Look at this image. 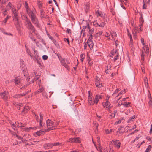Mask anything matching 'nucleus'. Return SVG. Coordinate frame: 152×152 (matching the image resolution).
<instances>
[{
	"label": "nucleus",
	"mask_w": 152,
	"mask_h": 152,
	"mask_svg": "<svg viewBox=\"0 0 152 152\" xmlns=\"http://www.w3.org/2000/svg\"><path fill=\"white\" fill-rule=\"evenodd\" d=\"M26 22L27 23L26 24V27L30 31L31 34L33 33H35V29L34 27L32 25L30 20L28 19L26 17Z\"/></svg>",
	"instance_id": "f257e3e1"
},
{
	"label": "nucleus",
	"mask_w": 152,
	"mask_h": 152,
	"mask_svg": "<svg viewBox=\"0 0 152 152\" xmlns=\"http://www.w3.org/2000/svg\"><path fill=\"white\" fill-rule=\"evenodd\" d=\"M46 124L47 129H46L47 131H49L50 130H53L55 129V126L54 124V122L50 119H48L46 121Z\"/></svg>",
	"instance_id": "f03ea898"
},
{
	"label": "nucleus",
	"mask_w": 152,
	"mask_h": 152,
	"mask_svg": "<svg viewBox=\"0 0 152 152\" xmlns=\"http://www.w3.org/2000/svg\"><path fill=\"white\" fill-rule=\"evenodd\" d=\"M8 92L5 91L2 93H0V96L4 101H7L8 100Z\"/></svg>",
	"instance_id": "7ed1b4c3"
},
{
	"label": "nucleus",
	"mask_w": 152,
	"mask_h": 152,
	"mask_svg": "<svg viewBox=\"0 0 152 152\" xmlns=\"http://www.w3.org/2000/svg\"><path fill=\"white\" fill-rule=\"evenodd\" d=\"M88 92V104L90 105H93L94 104V99L92 93L90 91H89Z\"/></svg>",
	"instance_id": "20e7f679"
},
{
	"label": "nucleus",
	"mask_w": 152,
	"mask_h": 152,
	"mask_svg": "<svg viewBox=\"0 0 152 152\" xmlns=\"http://www.w3.org/2000/svg\"><path fill=\"white\" fill-rule=\"evenodd\" d=\"M26 12L30 18L36 16V10L34 8H33L32 10L31 9L29 10H28Z\"/></svg>",
	"instance_id": "39448f33"
},
{
	"label": "nucleus",
	"mask_w": 152,
	"mask_h": 152,
	"mask_svg": "<svg viewBox=\"0 0 152 152\" xmlns=\"http://www.w3.org/2000/svg\"><path fill=\"white\" fill-rule=\"evenodd\" d=\"M119 140H113L112 141V143L114 146L118 149H119L121 147V143Z\"/></svg>",
	"instance_id": "423d86ee"
},
{
	"label": "nucleus",
	"mask_w": 152,
	"mask_h": 152,
	"mask_svg": "<svg viewBox=\"0 0 152 152\" xmlns=\"http://www.w3.org/2000/svg\"><path fill=\"white\" fill-rule=\"evenodd\" d=\"M68 142L71 143H80L81 141L79 137H75L70 138L68 141Z\"/></svg>",
	"instance_id": "0eeeda50"
},
{
	"label": "nucleus",
	"mask_w": 152,
	"mask_h": 152,
	"mask_svg": "<svg viewBox=\"0 0 152 152\" xmlns=\"http://www.w3.org/2000/svg\"><path fill=\"white\" fill-rule=\"evenodd\" d=\"M124 127L123 126H121L118 128V130L116 134L118 136L122 135L125 132L124 130H123Z\"/></svg>",
	"instance_id": "6e6552de"
},
{
	"label": "nucleus",
	"mask_w": 152,
	"mask_h": 152,
	"mask_svg": "<svg viewBox=\"0 0 152 152\" xmlns=\"http://www.w3.org/2000/svg\"><path fill=\"white\" fill-rule=\"evenodd\" d=\"M32 22L37 27L39 26V24L36 16L30 18Z\"/></svg>",
	"instance_id": "1a4fd4ad"
},
{
	"label": "nucleus",
	"mask_w": 152,
	"mask_h": 152,
	"mask_svg": "<svg viewBox=\"0 0 152 152\" xmlns=\"http://www.w3.org/2000/svg\"><path fill=\"white\" fill-rule=\"evenodd\" d=\"M60 57H61V59H60V61L61 64L65 68L67 69H68L69 68V66L67 64H66L65 60L63 59L61 56H60Z\"/></svg>",
	"instance_id": "9d476101"
},
{
	"label": "nucleus",
	"mask_w": 152,
	"mask_h": 152,
	"mask_svg": "<svg viewBox=\"0 0 152 152\" xmlns=\"http://www.w3.org/2000/svg\"><path fill=\"white\" fill-rule=\"evenodd\" d=\"M13 20L14 21V24L16 27L17 29H19L20 27V25L19 24L18 18H13Z\"/></svg>",
	"instance_id": "9b49d317"
},
{
	"label": "nucleus",
	"mask_w": 152,
	"mask_h": 152,
	"mask_svg": "<svg viewBox=\"0 0 152 152\" xmlns=\"http://www.w3.org/2000/svg\"><path fill=\"white\" fill-rule=\"evenodd\" d=\"M102 97V95H97L95 97V98L94 99V103L96 104H97L99 100L100 99H101Z\"/></svg>",
	"instance_id": "f8f14e48"
},
{
	"label": "nucleus",
	"mask_w": 152,
	"mask_h": 152,
	"mask_svg": "<svg viewBox=\"0 0 152 152\" xmlns=\"http://www.w3.org/2000/svg\"><path fill=\"white\" fill-rule=\"evenodd\" d=\"M48 16L46 15L45 12L43 10H40V17L42 19H46L48 17Z\"/></svg>",
	"instance_id": "ddd939ff"
},
{
	"label": "nucleus",
	"mask_w": 152,
	"mask_h": 152,
	"mask_svg": "<svg viewBox=\"0 0 152 152\" xmlns=\"http://www.w3.org/2000/svg\"><path fill=\"white\" fill-rule=\"evenodd\" d=\"M14 80L15 85L16 86L18 85L19 84H21V83H20V82L21 81V79L20 77L18 76L16 77L14 79Z\"/></svg>",
	"instance_id": "4468645a"
},
{
	"label": "nucleus",
	"mask_w": 152,
	"mask_h": 152,
	"mask_svg": "<svg viewBox=\"0 0 152 152\" xmlns=\"http://www.w3.org/2000/svg\"><path fill=\"white\" fill-rule=\"evenodd\" d=\"M47 132V131L46 130V129H41L39 131H37L36 132V134L39 136L42 135Z\"/></svg>",
	"instance_id": "2eb2a0df"
},
{
	"label": "nucleus",
	"mask_w": 152,
	"mask_h": 152,
	"mask_svg": "<svg viewBox=\"0 0 152 152\" xmlns=\"http://www.w3.org/2000/svg\"><path fill=\"white\" fill-rule=\"evenodd\" d=\"M53 145V143H46L44 145L43 147L45 149H48L52 148Z\"/></svg>",
	"instance_id": "dca6fc26"
},
{
	"label": "nucleus",
	"mask_w": 152,
	"mask_h": 152,
	"mask_svg": "<svg viewBox=\"0 0 152 152\" xmlns=\"http://www.w3.org/2000/svg\"><path fill=\"white\" fill-rule=\"evenodd\" d=\"M87 26H86V28L87 27V28L89 29V31L88 32V34H92L94 33V28H91V27L89 25V24L88 23H87Z\"/></svg>",
	"instance_id": "f3484780"
},
{
	"label": "nucleus",
	"mask_w": 152,
	"mask_h": 152,
	"mask_svg": "<svg viewBox=\"0 0 152 152\" xmlns=\"http://www.w3.org/2000/svg\"><path fill=\"white\" fill-rule=\"evenodd\" d=\"M115 54H116L115 56L114 57V61L115 62L119 58V55L118 53V50L117 49H115Z\"/></svg>",
	"instance_id": "a211bd4d"
},
{
	"label": "nucleus",
	"mask_w": 152,
	"mask_h": 152,
	"mask_svg": "<svg viewBox=\"0 0 152 152\" xmlns=\"http://www.w3.org/2000/svg\"><path fill=\"white\" fill-rule=\"evenodd\" d=\"M95 85L98 88H101L103 87L102 84L100 83L99 80H96L95 81Z\"/></svg>",
	"instance_id": "6ab92c4d"
},
{
	"label": "nucleus",
	"mask_w": 152,
	"mask_h": 152,
	"mask_svg": "<svg viewBox=\"0 0 152 152\" xmlns=\"http://www.w3.org/2000/svg\"><path fill=\"white\" fill-rule=\"evenodd\" d=\"M39 126L41 128L45 129L46 128L45 124L42 122V121H39Z\"/></svg>",
	"instance_id": "aec40b11"
},
{
	"label": "nucleus",
	"mask_w": 152,
	"mask_h": 152,
	"mask_svg": "<svg viewBox=\"0 0 152 152\" xmlns=\"http://www.w3.org/2000/svg\"><path fill=\"white\" fill-rule=\"evenodd\" d=\"M117 112V111L116 110L114 111L113 113H112L111 114L109 115V118L112 119L115 117V114Z\"/></svg>",
	"instance_id": "412c9836"
},
{
	"label": "nucleus",
	"mask_w": 152,
	"mask_h": 152,
	"mask_svg": "<svg viewBox=\"0 0 152 152\" xmlns=\"http://www.w3.org/2000/svg\"><path fill=\"white\" fill-rule=\"evenodd\" d=\"M135 118V116L134 115L132 117L130 118L127 121V123H131L134 121L133 119Z\"/></svg>",
	"instance_id": "4be33fe9"
},
{
	"label": "nucleus",
	"mask_w": 152,
	"mask_h": 152,
	"mask_svg": "<svg viewBox=\"0 0 152 152\" xmlns=\"http://www.w3.org/2000/svg\"><path fill=\"white\" fill-rule=\"evenodd\" d=\"M55 45L58 48H60V47L59 44L56 42V40H53V42Z\"/></svg>",
	"instance_id": "5701e85b"
},
{
	"label": "nucleus",
	"mask_w": 152,
	"mask_h": 152,
	"mask_svg": "<svg viewBox=\"0 0 152 152\" xmlns=\"http://www.w3.org/2000/svg\"><path fill=\"white\" fill-rule=\"evenodd\" d=\"M28 109H29V107H25L22 112L23 113L25 112L26 113L28 112Z\"/></svg>",
	"instance_id": "b1692460"
},
{
	"label": "nucleus",
	"mask_w": 152,
	"mask_h": 152,
	"mask_svg": "<svg viewBox=\"0 0 152 152\" xmlns=\"http://www.w3.org/2000/svg\"><path fill=\"white\" fill-rule=\"evenodd\" d=\"M7 10H9L12 7V4L10 2H9L6 6Z\"/></svg>",
	"instance_id": "393cba45"
},
{
	"label": "nucleus",
	"mask_w": 152,
	"mask_h": 152,
	"mask_svg": "<svg viewBox=\"0 0 152 152\" xmlns=\"http://www.w3.org/2000/svg\"><path fill=\"white\" fill-rule=\"evenodd\" d=\"M110 102L107 101H106V102L104 103V104L105 105V106H106V108H108L109 109L110 108Z\"/></svg>",
	"instance_id": "a878e982"
},
{
	"label": "nucleus",
	"mask_w": 152,
	"mask_h": 152,
	"mask_svg": "<svg viewBox=\"0 0 152 152\" xmlns=\"http://www.w3.org/2000/svg\"><path fill=\"white\" fill-rule=\"evenodd\" d=\"M25 7L26 9V11H28V10H29L31 9L30 8H29L28 4L27 3V2L25 1Z\"/></svg>",
	"instance_id": "bb28decb"
},
{
	"label": "nucleus",
	"mask_w": 152,
	"mask_h": 152,
	"mask_svg": "<svg viewBox=\"0 0 152 152\" xmlns=\"http://www.w3.org/2000/svg\"><path fill=\"white\" fill-rule=\"evenodd\" d=\"M145 3H146L145 1V0H143V7H142V9H143L145 10L146 9L147 6L146 5Z\"/></svg>",
	"instance_id": "cd10ccee"
},
{
	"label": "nucleus",
	"mask_w": 152,
	"mask_h": 152,
	"mask_svg": "<svg viewBox=\"0 0 152 152\" xmlns=\"http://www.w3.org/2000/svg\"><path fill=\"white\" fill-rule=\"evenodd\" d=\"M11 18V16L7 15L6 18L4 20L3 22L5 23H6L7 22V21L9 19H10Z\"/></svg>",
	"instance_id": "c85d7f7f"
},
{
	"label": "nucleus",
	"mask_w": 152,
	"mask_h": 152,
	"mask_svg": "<svg viewBox=\"0 0 152 152\" xmlns=\"http://www.w3.org/2000/svg\"><path fill=\"white\" fill-rule=\"evenodd\" d=\"M80 60L82 62H83V60L85 58V56L83 54H80Z\"/></svg>",
	"instance_id": "c756f323"
},
{
	"label": "nucleus",
	"mask_w": 152,
	"mask_h": 152,
	"mask_svg": "<svg viewBox=\"0 0 152 152\" xmlns=\"http://www.w3.org/2000/svg\"><path fill=\"white\" fill-rule=\"evenodd\" d=\"M151 145H149L148 148H146L145 152H149L151 150Z\"/></svg>",
	"instance_id": "7c9ffc66"
},
{
	"label": "nucleus",
	"mask_w": 152,
	"mask_h": 152,
	"mask_svg": "<svg viewBox=\"0 0 152 152\" xmlns=\"http://www.w3.org/2000/svg\"><path fill=\"white\" fill-rule=\"evenodd\" d=\"M88 63L89 65L90 66H91L93 64V61H91L90 58L88 59Z\"/></svg>",
	"instance_id": "2f4dec72"
},
{
	"label": "nucleus",
	"mask_w": 152,
	"mask_h": 152,
	"mask_svg": "<svg viewBox=\"0 0 152 152\" xmlns=\"http://www.w3.org/2000/svg\"><path fill=\"white\" fill-rule=\"evenodd\" d=\"M13 18H18V12L17 11L14 12H13Z\"/></svg>",
	"instance_id": "473e14b6"
},
{
	"label": "nucleus",
	"mask_w": 152,
	"mask_h": 152,
	"mask_svg": "<svg viewBox=\"0 0 152 152\" xmlns=\"http://www.w3.org/2000/svg\"><path fill=\"white\" fill-rule=\"evenodd\" d=\"M130 102H125L124 104V106L126 107H129L130 106Z\"/></svg>",
	"instance_id": "72a5a7b5"
},
{
	"label": "nucleus",
	"mask_w": 152,
	"mask_h": 152,
	"mask_svg": "<svg viewBox=\"0 0 152 152\" xmlns=\"http://www.w3.org/2000/svg\"><path fill=\"white\" fill-rule=\"evenodd\" d=\"M20 94H16L13 96L14 98H18L21 97Z\"/></svg>",
	"instance_id": "f704fd0d"
},
{
	"label": "nucleus",
	"mask_w": 152,
	"mask_h": 152,
	"mask_svg": "<svg viewBox=\"0 0 152 152\" xmlns=\"http://www.w3.org/2000/svg\"><path fill=\"white\" fill-rule=\"evenodd\" d=\"M53 147L54 146H58L59 145H61L62 144L59 143V142H56L55 143H53Z\"/></svg>",
	"instance_id": "c9c22d12"
},
{
	"label": "nucleus",
	"mask_w": 152,
	"mask_h": 152,
	"mask_svg": "<svg viewBox=\"0 0 152 152\" xmlns=\"http://www.w3.org/2000/svg\"><path fill=\"white\" fill-rule=\"evenodd\" d=\"M16 137L19 140H22V142L23 143V142L22 140L23 139V138L22 137H21L19 136H18L17 134H16Z\"/></svg>",
	"instance_id": "e433bc0d"
},
{
	"label": "nucleus",
	"mask_w": 152,
	"mask_h": 152,
	"mask_svg": "<svg viewBox=\"0 0 152 152\" xmlns=\"http://www.w3.org/2000/svg\"><path fill=\"white\" fill-rule=\"evenodd\" d=\"M39 76L37 75L35 76L34 77V79L33 80V81H34L35 80H38L39 78Z\"/></svg>",
	"instance_id": "4c0bfd02"
},
{
	"label": "nucleus",
	"mask_w": 152,
	"mask_h": 152,
	"mask_svg": "<svg viewBox=\"0 0 152 152\" xmlns=\"http://www.w3.org/2000/svg\"><path fill=\"white\" fill-rule=\"evenodd\" d=\"M43 115L41 113H40V118L39 119V121H42L43 120Z\"/></svg>",
	"instance_id": "58836bf2"
},
{
	"label": "nucleus",
	"mask_w": 152,
	"mask_h": 152,
	"mask_svg": "<svg viewBox=\"0 0 152 152\" xmlns=\"http://www.w3.org/2000/svg\"><path fill=\"white\" fill-rule=\"evenodd\" d=\"M89 35V38L88 40L90 41V40H92L93 39V36L92 34H88Z\"/></svg>",
	"instance_id": "ea45409f"
},
{
	"label": "nucleus",
	"mask_w": 152,
	"mask_h": 152,
	"mask_svg": "<svg viewBox=\"0 0 152 152\" xmlns=\"http://www.w3.org/2000/svg\"><path fill=\"white\" fill-rule=\"evenodd\" d=\"M36 60H37V63L39 65H41V60H38V57L37 58V59L36 58Z\"/></svg>",
	"instance_id": "a19ab883"
},
{
	"label": "nucleus",
	"mask_w": 152,
	"mask_h": 152,
	"mask_svg": "<svg viewBox=\"0 0 152 152\" xmlns=\"http://www.w3.org/2000/svg\"><path fill=\"white\" fill-rule=\"evenodd\" d=\"M139 131V130H138L137 129H136L134 131H133V132H132L131 133H130L129 134V135H132L133 134L136 133L137 132H138Z\"/></svg>",
	"instance_id": "79ce46f5"
},
{
	"label": "nucleus",
	"mask_w": 152,
	"mask_h": 152,
	"mask_svg": "<svg viewBox=\"0 0 152 152\" xmlns=\"http://www.w3.org/2000/svg\"><path fill=\"white\" fill-rule=\"evenodd\" d=\"M48 56L47 55H44L43 56H42V59L44 60H46L48 59Z\"/></svg>",
	"instance_id": "37998d69"
},
{
	"label": "nucleus",
	"mask_w": 152,
	"mask_h": 152,
	"mask_svg": "<svg viewBox=\"0 0 152 152\" xmlns=\"http://www.w3.org/2000/svg\"><path fill=\"white\" fill-rule=\"evenodd\" d=\"M44 89L43 87H42L41 88H39L37 92L38 93H40L42 92L44 90Z\"/></svg>",
	"instance_id": "c03bdc74"
},
{
	"label": "nucleus",
	"mask_w": 152,
	"mask_h": 152,
	"mask_svg": "<svg viewBox=\"0 0 152 152\" xmlns=\"http://www.w3.org/2000/svg\"><path fill=\"white\" fill-rule=\"evenodd\" d=\"M81 131V129H77L75 131V134H77L80 131Z\"/></svg>",
	"instance_id": "a18cd8bd"
},
{
	"label": "nucleus",
	"mask_w": 152,
	"mask_h": 152,
	"mask_svg": "<svg viewBox=\"0 0 152 152\" xmlns=\"http://www.w3.org/2000/svg\"><path fill=\"white\" fill-rule=\"evenodd\" d=\"M148 97L149 99H152V97L151 95V94L150 93L149 91H148Z\"/></svg>",
	"instance_id": "49530a36"
},
{
	"label": "nucleus",
	"mask_w": 152,
	"mask_h": 152,
	"mask_svg": "<svg viewBox=\"0 0 152 152\" xmlns=\"http://www.w3.org/2000/svg\"><path fill=\"white\" fill-rule=\"evenodd\" d=\"M120 90H121V89H120V88L117 89L114 91V92L113 93V95L114 94H115L117 93L118 91H120Z\"/></svg>",
	"instance_id": "de8ad7c7"
},
{
	"label": "nucleus",
	"mask_w": 152,
	"mask_h": 152,
	"mask_svg": "<svg viewBox=\"0 0 152 152\" xmlns=\"http://www.w3.org/2000/svg\"><path fill=\"white\" fill-rule=\"evenodd\" d=\"M148 104L150 107H151L152 105V99H149V101L148 102Z\"/></svg>",
	"instance_id": "09e8293b"
},
{
	"label": "nucleus",
	"mask_w": 152,
	"mask_h": 152,
	"mask_svg": "<svg viewBox=\"0 0 152 152\" xmlns=\"http://www.w3.org/2000/svg\"><path fill=\"white\" fill-rule=\"evenodd\" d=\"M96 13L98 14V15L101 16V17H103V14L101 12L97 11Z\"/></svg>",
	"instance_id": "8fccbe9b"
},
{
	"label": "nucleus",
	"mask_w": 152,
	"mask_h": 152,
	"mask_svg": "<svg viewBox=\"0 0 152 152\" xmlns=\"http://www.w3.org/2000/svg\"><path fill=\"white\" fill-rule=\"evenodd\" d=\"M64 41L67 42L68 44L69 45V41L68 38H64Z\"/></svg>",
	"instance_id": "3c124183"
},
{
	"label": "nucleus",
	"mask_w": 152,
	"mask_h": 152,
	"mask_svg": "<svg viewBox=\"0 0 152 152\" xmlns=\"http://www.w3.org/2000/svg\"><path fill=\"white\" fill-rule=\"evenodd\" d=\"M126 92V91H125V89H124V91H121L118 94V95H121L122 94H124Z\"/></svg>",
	"instance_id": "603ef678"
},
{
	"label": "nucleus",
	"mask_w": 152,
	"mask_h": 152,
	"mask_svg": "<svg viewBox=\"0 0 152 152\" xmlns=\"http://www.w3.org/2000/svg\"><path fill=\"white\" fill-rule=\"evenodd\" d=\"M30 38L33 41H34L36 43V44H37V43L38 42H37L36 41V39H35L34 38V37H30Z\"/></svg>",
	"instance_id": "864d4df0"
},
{
	"label": "nucleus",
	"mask_w": 152,
	"mask_h": 152,
	"mask_svg": "<svg viewBox=\"0 0 152 152\" xmlns=\"http://www.w3.org/2000/svg\"><path fill=\"white\" fill-rule=\"evenodd\" d=\"M87 43L88 44H92V45H93V43L92 40H90V41L88 40Z\"/></svg>",
	"instance_id": "5fc2aeb1"
},
{
	"label": "nucleus",
	"mask_w": 152,
	"mask_h": 152,
	"mask_svg": "<svg viewBox=\"0 0 152 152\" xmlns=\"http://www.w3.org/2000/svg\"><path fill=\"white\" fill-rule=\"evenodd\" d=\"M18 123L17 124H16L17 125H15L14 123L11 124V125H12V126L13 127L16 128V127H18Z\"/></svg>",
	"instance_id": "6e6d98bb"
},
{
	"label": "nucleus",
	"mask_w": 152,
	"mask_h": 152,
	"mask_svg": "<svg viewBox=\"0 0 152 152\" xmlns=\"http://www.w3.org/2000/svg\"><path fill=\"white\" fill-rule=\"evenodd\" d=\"M93 25L96 27L99 26V24L96 22H94L93 23Z\"/></svg>",
	"instance_id": "4d7b16f0"
},
{
	"label": "nucleus",
	"mask_w": 152,
	"mask_h": 152,
	"mask_svg": "<svg viewBox=\"0 0 152 152\" xmlns=\"http://www.w3.org/2000/svg\"><path fill=\"white\" fill-rule=\"evenodd\" d=\"M146 138L148 140L151 141L152 142V138L151 137L148 136L146 137Z\"/></svg>",
	"instance_id": "13d9d810"
},
{
	"label": "nucleus",
	"mask_w": 152,
	"mask_h": 152,
	"mask_svg": "<svg viewBox=\"0 0 152 152\" xmlns=\"http://www.w3.org/2000/svg\"><path fill=\"white\" fill-rule=\"evenodd\" d=\"M115 50H114L113 49L111 51V54L113 55H116V54H115Z\"/></svg>",
	"instance_id": "bf43d9fd"
},
{
	"label": "nucleus",
	"mask_w": 152,
	"mask_h": 152,
	"mask_svg": "<svg viewBox=\"0 0 152 152\" xmlns=\"http://www.w3.org/2000/svg\"><path fill=\"white\" fill-rule=\"evenodd\" d=\"M84 49L85 50L86 49V48L88 44L87 43V42H84Z\"/></svg>",
	"instance_id": "052dcab7"
},
{
	"label": "nucleus",
	"mask_w": 152,
	"mask_h": 152,
	"mask_svg": "<svg viewBox=\"0 0 152 152\" xmlns=\"http://www.w3.org/2000/svg\"><path fill=\"white\" fill-rule=\"evenodd\" d=\"M104 23L102 22L100 24H99V26L100 27H104Z\"/></svg>",
	"instance_id": "680f3d73"
},
{
	"label": "nucleus",
	"mask_w": 152,
	"mask_h": 152,
	"mask_svg": "<svg viewBox=\"0 0 152 152\" xmlns=\"http://www.w3.org/2000/svg\"><path fill=\"white\" fill-rule=\"evenodd\" d=\"M26 52L28 53V55H29L31 53L30 50L29 49L26 48Z\"/></svg>",
	"instance_id": "e2e57ef3"
},
{
	"label": "nucleus",
	"mask_w": 152,
	"mask_h": 152,
	"mask_svg": "<svg viewBox=\"0 0 152 152\" xmlns=\"http://www.w3.org/2000/svg\"><path fill=\"white\" fill-rule=\"evenodd\" d=\"M105 133L106 134H109L110 133V131L108 129H105Z\"/></svg>",
	"instance_id": "0e129e2a"
},
{
	"label": "nucleus",
	"mask_w": 152,
	"mask_h": 152,
	"mask_svg": "<svg viewBox=\"0 0 152 152\" xmlns=\"http://www.w3.org/2000/svg\"><path fill=\"white\" fill-rule=\"evenodd\" d=\"M41 42L44 45H45L46 44L45 41L43 40V39H41Z\"/></svg>",
	"instance_id": "69168bd1"
},
{
	"label": "nucleus",
	"mask_w": 152,
	"mask_h": 152,
	"mask_svg": "<svg viewBox=\"0 0 152 152\" xmlns=\"http://www.w3.org/2000/svg\"><path fill=\"white\" fill-rule=\"evenodd\" d=\"M48 37L49 38V39H50L53 42V40H55L53 38L52 36H50V35H49Z\"/></svg>",
	"instance_id": "338daca9"
},
{
	"label": "nucleus",
	"mask_w": 152,
	"mask_h": 152,
	"mask_svg": "<svg viewBox=\"0 0 152 152\" xmlns=\"http://www.w3.org/2000/svg\"><path fill=\"white\" fill-rule=\"evenodd\" d=\"M104 36L106 37H108L110 36V34L106 32L105 33V34H104Z\"/></svg>",
	"instance_id": "774afa93"
}]
</instances>
